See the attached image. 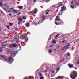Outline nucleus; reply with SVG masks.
Returning a JSON list of instances; mask_svg holds the SVG:
<instances>
[{
	"instance_id": "nucleus-1",
	"label": "nucleus",
	"mask_w": 79,
	"mask_h": 79,
	"mask_svg": "<svg viewBox=\"0 0 79 79\" xmlns=\"http://www.w3.org/2000/svg\"><path fill=\"white\" fill-rule=\"evenodd\" d=\"M77 76V73L76 71L73 72L70 75V77L72 79H75Z\"/></svg>"
},
{
	"instance_id": "nucleus-2",
	"label": "nucleus",
	"mask_w": 79,
	"mask_h": 79,
	"mask_svg": "<svg viewBox=\"0 0 79 79\" xmlns=\"http://www.w3.org/2000/svg\"><path fill=\"white\" fill-rule=\"evenodd\" d=\"M13 59L12 57H10L9 58V59L7 60V63L10 64H11L13 63Z\"/></svg>"
},
{
	"instance_id": "nucleus-3",
	"label": "nucleus",
	"mask_w": 79,
	"mask_h": 79,
	"mask_svg": "<svg viewBox=\"0 0 79 79\" xmlns=\"http://www.w3.org/2000/svg\"><path fill=\"white\" fill-rule=\"evenodd\" d=\"M26 37H27V35H26V34L25 33L23 34V35L21 36V38L22 39H25L26 41V42H27V41H28V39H26Z\"/></svg>"
},
{
	"instance_id": "nucleus-4",
	"label": "nucleus",
	"mask_w": 79,
	"mask_h": 79,
	"mask_svg": "<svg viewBox=\"0 0 79 79\" xmlns=\"http://www.w3.org/2000/svg\"><path fill=\"white\" fill-rule=\"evenodd\" d=\"M61 19H58V16H56L55 19V21H61Z\"/></svg>"
},
{
	"instance_id": "nucleus-5",
	"label": "nucleus",
	"mask_w": 79,
	"mask_h": 79,
	"mask_svg": "<svg viewBox=\"0 0 79 79\" xmlns=\"http://www.w3.org/2000/svg\"><path fill=\"white\" fill-rule=\"evenodd\" d=\"M71 45L70 44H68L67 45H66L65 46H63L62 47V48L63 49H66V47H69V46H70Z\"/></svg>"
},
{
	"instance_id": "nucleus-6",
	"label": "nucleus",
	"mask_w": 79,
	"mask_h": 79,
	"mask_svg": "<svg viewBox=\"0 0 79 79\" xmlns=\"http://www.w3.org/2000/svg\"><path fill=\"white\" fill-rule=\"evenodd\" d=\"M18 21H19V22H22V21H23V19L21 18H19L18 19Z\"/></svg>"
},
{
	"instance_id": "nucleus-7",
	"label": "nucleus",
	"mask_w": 79,
	"mask_h": 79,
	"mask_svg": "<svg viewBox=\"0 0 79 79\" xmlns=\"http://www.w3.org/2000/svg\"><path fill=\"white\" fill-rule=\"evenodd\" d=\"M57 5H59V6H58L57 8H60V6H62V4L61 3V2H59Z\"/></svg>"
},
{
	"instance_id": "nucleus-8",
	"label": "nucleus",
	"mask_w": 79,
	"mask_h": 79,
	"mask_svg": "<svg viewBox=\"0 0 79 79\" xmlns=\"http://www.w3.org/2000/svg\"><path fill=\"white\" fill-rule=\"evenodd\" d=\"M68 66L70 68H72L73 67V65L71 64H68Z\"/></svg>"
},
{
	"instance_id": "nucleus-9",
	"label": "nucleus",
	"mask_w": 79,
	"mask_h": 79,
	"mask_svg": "<svg viewBox=\"0 0 79 79\" xmlns=\"http://www.w3.org/2000/svg\"><path fill=\"white\" fill-rule=\"evenodd\" d=\"M64 10V9H61L60 11V12H59L58 13V15L59 16H60V13H62V11H63Z\"/></svg>"
},
{
	"instance_id": "nucleus-10",
	"label": "nucleus",
	"mask_w": 79,
	"mask_h": 79,
	"mask_svg": "<svg viewBox=\"0 0 79 79\" xmlns=\"http://www.w3.org/2000/svg\"><path fill=\"white\" fill-rule=\"evenodd\" d=\"M58 79H63L64 78V77L63 76H59L58 77Z\"/></svg>"
},
{
	"instance_id": "nucleus-11",
	"label": "nucleus",
	"mask_w": 79,
	"mask_h": 79,
	"mask_svg": "<svg viewBox=\"0 0 79 79\" xmlns=\"http://www.w3.org/2000/svg\"><path fill=\"white\" fill-rule=\"evenodd\" d=\"M12 11L13 13H17V10H15V9H13L12 10Z\"/></svg>"
},
{
	"instance_id": "nucleus-12",
	"label": "nucleus",
	"mask_w": 79,
	"mask_h": 79,
	"mask_svg": "<svg viewBox=\"0 0 79 79\" xmlns=\"http://www.w3.org/2000/svg\"><path fill=\"white\" fill-rule=\"evenodd\" d=\"M76 65H78L79 64V59H78L76 61Z\"/></svg>"
},
{
	"instance_id": "nucleus-13",
	"label": "nucleus",
	"mask_w": 79,
	"mask_h": 79,
	"mask_svg": "<svg viewBox=\"0 0 79 79\" xmlns=\"http://www.w3.org/2000/svg\"><path fill=\"white\" fill-rule=\"evenodd\" d=\"M28 79H34V77L31 76H29L28 77Z\"/></svg>"
},
{
	"instance_id": "nucleus-14",
	"label": "nucleus",
	"mask_w": 79,
	"mask_h": 79,
	"mask_svg": "<svg viewBox=\"0 0 79 79\" xmlns=\"http://www.w3.org/2000/svg\"><path fill=\"white\" fill-rule=\"evenodd\" d=\"M29 23H27V24H26L25 26L27 27H28L29 26Z\"/></svg>"
},
{
	"instance_id": "nucleus-15",
	"label": "nucleus",
	"mask_w": 79,
	"mask_h": 79,
	"mask_svg": "<svg viewBox=\"0 0 79 79\" xmlns=\"http://www.w3.org/2000/svg\"><path fill=\"white\" fill-rule=\"evenodd\" d=\"M52 43H54V44H56V41H55V40L52 41Z\"/></svg>"
},
{
	"instance_id": "nucleus-16",
	"label": "nucleus",
	"mask_w": 79,
	"mask_h": 79,
	"mask_svg": "<svg viewBox=\"0 0 79 79\" xmlns=\"http://www.w3.org/2000/svg\"><path fill=\"white\" fill-rule=\"evenodd\" d=\"M6 27H7V29H9V30H10V28H9V27H10V26L9 25H6Z\"/></svg>"
},
{
	"instance_id": "nucleus-17",
	"label": "nucleus",
	"mask_w": 79,
	"mask_h": 79,
	"mask_svg": "<svg viewBox=\"0 0 79 79\" xmlns=\"http://www.w3.org/2000/svg\"><path fill=\"white\" fill-rule=\"evenodd\" d=\"M75 4L76 5V6L79 5V2H75Z\"/></svg>"
},
{
	"instance_id": "nucleus-18",
	"label": "nucleus",
	"mask_w": 79,
	"mask_h": 79,
	"mask_svg": "<svg viewBox=\"0 0 79 79\" xmlns=\"http://www.w3.org/2000/svg\"><path fill=\"white\" fill-rule=\"evenodd\" d=\"M60 35L59 34H58L55 37V38H57V37H58Z\"/></svg>"
},
{
	"instance_id": "nucleus-19",
	"label": "nucleus",
	"mask_w": 79,
	"mask_h": 79,
	"mask_svg": "<svg viewBox=\"0 0 79 79\" xmlns=\"http://www.w3.org/2000/svg\"><path fill=\"white\" fill-rule=\"evenodd\" d=\"M19 10H22L23 9V7L21 6H19Z\"/></svg>"
},
{
	"instance_id": "nucleus-20",
	"label": "nucleus",
	"mask_w": 79,
	"mask_h": 79,
	"mask_svg": "<svg viewBox=\"0 0 79 79\" xmlns=\"http://www.w3.org/2000/svg\"><path fill=\"white\" fill-rule=\"evenodd\" d=\"M70 7H71V8H72V9H73V8H74L75 7V6H73V5H71Z\"/></svg>"
},
{
	"instance_id": "nucleus-21",
	"label": "nucleus",
	"mask_w": 79,
	"mask_h": 79,
	"mask_svg": "<svg viewBox=\"0 0 79 79\" xmlns=\"http://www.w3.org/2000/svg\"><path fill=\"white\" fill-rule=\"evenodd\" d=\"M3 10H4V11H6V12H7V11H8V10H6L5 8H3Z\"/></svg>"
},
{
	"instance_id": "nucleus-22",
	"label": "nucleus",
	"mask_w": 79,
	"mask_h": 79,
	"mask_svg": "<svg viewBox=\"0 0 79 79\" xmlns=\"http://www.w3.org/2000/svg\"><path fill=\"white\" fill-rule=\"evenodd\" d=\"M37 10H35L34 12V14H37Z\"/></svg>"
},
{
	"instance_id": "nucleus-23",
	"label": "nucleus",
	"mask_w": 79,
	"mask_h": 79,
	"mask_svg": "<svg viewBox=\"0 0 79 79\" xmlns=\"http://www.w3.org/2000/svg\"><path fill=\"white\" fill-rule=\"evenodd\" d=\"M9 42V41L8 40H6V41H4V44H6V43H7V42Z\"/></svg>"
},
{
	"instance_id": "nucleus-24",
	"label": "nucleus",
	"mask_w": 79,
	"mask_h": 79,
	"mask_svg": "<svg viewBox=\"0 0 79 79\" xmlns=\"http://www.w3.org/2000/svg\"><path fill=\"white\" fill-rule=\"evenodd\" d=\"M59 70H60V68H57V69H56L57 72H58Z\"/></svg>"
},
{
	"instance_id": "nucleus-25",
	"label": "nucleus",
	"mask_w": 79,
	"mask_h": 79,
	"mask_svg": "<svg viewBox=\"0 0 79 79\" xmlns=\"http://www.w3.org/2000/svg\"><path fill=\"white\" fill-rule=\"evenodd\" d=\"M67 56H70V54H69V53H67Z\"/></svg>"
},
{
	"instance_id": "nucleus-26",
	"label": "nucleus",
	"mask_w": 79,
	"mask_h": 79,
	"mask_svg": "<svg viewBox=\"0 0 79 79\" xmlns=\"http://www.w3.org/2000/svg\"><path fill=\"white\" fill-rule=\"evenodd\" d=\"M12 47H13L16 48V44H14L12 45Z\"/></svg>"
},
{
	"instance_id": "nucleus-27",
	"label": "nucleus",
	"mask_w": 79,
	"mask_h": 79,
	"mask_svg": "<svg viewBox=\"0 0 79 79\" xmlns=\"http://www.w3.org/2000/svg\"><path fill=\"white\" fill-rule=\"evenodd\" d=\"M23 18L24 19H26V17L25 16H24L23 17Z\"/></svg>"
},
{
	"instance_id": "nucleus-28",
	"label": "nucleus",
	"mask_w": 79,
	"mask_h": 79,
	"mask_svg": "<svg viewBox=\"0 0 79 79\" xmlns=\"http://www.w3.org/2000/svg\"><path fill=\"white\" fill-rule=\"evenodd\" d=\"M6 45L5 44H2V43L1 44V46H5Z\"/></svg>"
},
{
	"instance_id": "nucleus-29",
	"label": "nucleus",
	"mask_w": 79,
	"mask_h": 79,
	"mask_svg": "<svg viewBox=\"0 0 79 79\" xmlns=\"http://www.w3.org/2000/svg\"><path fill=\"white\" fill-rule=\"evenodd\" d=\"M52 52V50H50L49 51V53H51V52Z\"/></svg>"
},
{
	"instance_id": "nucleus-30",
	"label": "nucleus",
	"mask_w": 79,
	"mask_h": 79,
	"mask_svg": "<svg viewBox=\"0 0 79 79\" xmlns=\"http://www.w3.org/2000/svg\"><path fill=\"white\" fill-rule=\"evenodd\" d=\"M9 25H10V26H12L13 24V23H9Z\"/></svg>"
},
{
	"instance_id": "nucleus-31",
	"label": "nucleus",
	"mask_w": 79,
	"mask_h": 79,
	"mask_svg": "<svg viewBox=\"0 0 79 79\" xmlns=\"http://www.w3.org/2000/svg\"><path fill=\"white\" fill-rule=\"evenodd\" d=\"M7 11L8 12H9V13H11V10H7Z\"/></svg>"
},
{
	"instance_id": "nucleus-32",
	"label": "nucleus",
	"mask_w": 79,
	"mask_h": 79,
	"mask_svg": "<svg viewBox=\"0 0 79 79\" xmlns=\"http://www.w3.org/2000/svg\"><path fill=\"white\" fill-rule=\"evenodd\" d=\"M0 6H1L2 7H3V6H2V2L0 3Z\"/></svg>"
},
{
	"instance_id": "nucleus-33",
	"label": "nucleus",
	"mask_w": 79,
	"mask_h": 79,
	"mask_svg": "<svg viewBox=\"0 0 79 79\" xmlns=\"http://www.w3.org/2000/svg\"><path fill=\"white\" fill-rule=\"evenodd\" d=\"M51 11V10H46V11H47V12H48L49 11Z\"/></svg>"
},
{
	"instance_id": "nucleus-34",
	"label": "nucleus",
	"mask_w": 79,
	"mask_h": 79,
	"mask_svg": "<svg viewBox=\"0 0 79 79\" xmlns=\"http://www.w3.org/2000/svg\"><path fill=\"white\" fill-rule=\"evenodd\" d=\"M53 44H52L51 45H50L49 47H53Z\"/></svg>"
},
{
	"instance_id": "nucleus-35",
	"label": "nucleus",
	"mask_w": 79,
	"mask_h": 79,
	"mask_svg": "<svg viewBox=\"0 0 79 79\" xmlns=\"http://www.w3.org/2000/svg\"><path fill=\"white\" fill-rule=\"evenodd\" d=\"M18 24L19 25H20L21 24V22H19L18 23Z\"/></svg>"
},
{
	"instance_id": "nucleus-36",
	"label": "nucleus",
	"mask_w": 79,
	"mask_h": 79,
	"mask_svg": "<svg viewBox=\"0 0 79 79\" xmlns=\"http://www.w3.org/2000/svg\"><path fill=\"white\" fill-rule=\"evenodd\" d=\"M48 12H46V13H45V15H48Z\"/></svg>"
},
{
	"instance_id": "nucleus-37",
	"label": "nucleus",
	"mask_w": 79,
	"mask_h": 79,
	"mask_svg": "<svg viewBox=\"0 0 79 79\" xmlns=\"http://www.w3.org/2000/svg\"><path fill=\"white\" fill-rule=\"evenodd\" d=\"M14 35H17V33L15 32L14 33Z\"/></svg>"
},
{
	"instance_id": "nucleus-38",
	"label": "nucleus",
	"mask_w": 79,
	"mask_h": 79,
	"mask_svg": "<svg viewBox=\"0 0 79 79\" xmlns=\"http://www.w3.org/2000/svg\"><path fill=\"white\" fill-rule=\"evenodd\" d=\"M11 15H12V14H9V16H11Z\"/></svg>"
},
{
	"instance_id": "nucleus-39",
	"label": "nucleus",
	"mask_w": 79,
	"mask_h": 79,
	"mask_svg": "<svg viewBox=\"0 0 79 79\" xmlns=\"http://www.w3.org/2000/svg\"><path fill=\"white\" fill-rule=\"evenodd\" d=\"M39 76H40V77H41V76H42V74H41L40 73L39 74Z\"/></svg>"
},
{
	"instance_id": "nucleus-40",
	"label": "nucleus",
	"mask_w": 79,
	"mask_h": 79,
	"mask_svg": "<svg viewBox=\"0 0 79 79\" xmlns=\"http://www.w3.org/2000/svg\"><path fill=\"white\" fill-rule=\"evenodd\" d=\"M27 79V77H26L25 78H24V79Z\"/></svg>"
},
{
	"instance_id": "nucleus-41",
	"label": "nucleus",
	"mask_w": 79,
	"mask_h": 79,
	"mask_svg": "<svg viewBox=\"0 0 79 79\" xmlns=\"http://www.w3.org/2000/svg\"><path fill=\"white\" fill-rule=\"evenodd\" d=\"M45 18H43L42 21H45Z\"/></svg>"
},
{
	"instance_id": "nucleus-42",
	"label": "nucleus",
	"mask_w": 79,
	"mask_h": 79,
	"mask_svg": "<svg viewBox=\"0 0 79 79\" xmlns=\"http://www.w3.org/2000/svg\"><path fill=\"white\" fill-rule=\"evenodd\" d=\"M5 61H6H6H8V60H7V59H5Z\"/></svg>"
},
{
	"instance_id": "nucleus-43",
	"label": "nucleus",
	"mask_w": 79,
	"mask_h": 79,
	"mask_svg": "<svg viewBox=\"0 0 79 79\" xmlns=\"http://www.w3.org/2000/svg\"><path fill=\"white\" fill-rule=\"evenodd\" d=\"M52 36H53V34H51L50 35V38H51V37H52Z\"/></svg>"
},
{
	"instance_id": "nucleus-44",
	"label": "nucleus",
	"mask_w": 79,
	"mask_h": 79,
	"mask_svg": "<svg viewBox=\"0 0 79 79\" xmlns=\"http://www.w3.org/2000/svg\"><path fill=\"white\" fill-rule=\"evenodd\" d=\"M69 47L66 48V50H67V49H69Z\"/></svg>"
},
{
	"instance_id": "nucleus-45",
	"label": "nucleus",
	"mask_w": 79,
	"mask_h": 79,
	"mask_svg": "<svg viewBox=\"0 0 79 79\" xmlns=\"http://www.w3.org/2000/svg\"><path fill=\"white\" fill-rule=\"evenodd\" d=\"M35 10H36V11H38V9H37V8H35Z\"/></svg>"
},
{
	"instance_id": "nucleus-46",
	"label": "nucleus",
	"mask_w": 79,
	"mask_h": 79,
	"mask_svg": "<svg viewBox=\"0 0 79 79\" xmlns=\"http://www.w3.org/2000/svg\"><path fill=\"white\" fill-rule=\"evenodd\" d=\"M55 23L56 25H58V24L57 23H56V22H55Z\"/></svg>"
},
{
	"instance_id": "nucleus-47",
	"label": "nucleus",
	"mask_w": 79,
	"mask_h": 79,
	"mask_svg": "<svg viewBox=\"0 0 79 79\" xmlns=\"http://www.w3.org/2000/svg\"><path fill=\"white\" fill-rule=\"evenodd\" d=\"M79 39L78 40L76 41V42H79Z\"/></svg>"
},
{
	"instance_id": "nucleus-48",
	"label": "nucleus",
	"mask_w": 79,
	"mask_h": 79,
	"mask_svg": "<svg viewBox=\"0 0 79 79\" xmlns=\"http://www.w3.org/2000/svg\"><path fill=\"white\" fill-rule=\"evenodd\" d=\"M40 79H44L43 77H41Z\"/></svg>"
},
{
	"instance_id": "nucleus-49",
	"label": "nucleus",
	"mask_w": 79,
	"mask_h": 79,
	"mask_svg": "<svg viewBox=\"0 0 79 79\" xmlns=\"http://www.w3.org/2000/svg\"><path fill=\"white\" fill-rule=\"evenodd\" d=\"M36 2V0H34L33 2L34 3H35V2Z\"/></svg>"
},
{
	"instance_id": "nucleus-50",
	"label": "nucleus",
	"mask_w": 79,
	"mask_h": 79,
	"mask_svg": "<svg viewBox=\"0 0 79 79\" xmlns=\"http://www.w3.org/2000/svg\"><path fill=\"white\" fill-rule=\"evenodd\" d=\"M60 15L61 16H62V15H63V13L62 12V13H60Z\"/></svg>"
},
{
	"instance_id": "nucleus-51",
	"label": "nucleus",
	"mask_w": 79,
	"mask_h": 79,
	"mask_svg": "<svg viewBox=\"0 0 79 79\" xmlns=\"http://www.w3.org/2000/svg\"><path fill=\"white\" fill-rule=\"evenodd\" d=\"M40 21H39L38 22V24H40Z\"/></svg>"
},
{
	"instance_id": "nucleus-52",
	"label": "nucleus",
	"mask_w": 79,
	"mask_h": 79,
	"mask_svg": "<svg viewBox=\"0 0 79 79\" xmlns=\"http://www.w3.org/2000/svg\"><path fill=\"white\" fill-rule=\"evenodd\" d=\"M0 56H1V57H4V56H2V55H0Z\"/></svg>"
},
{
	"instance_id": "nucleus-53",
	"label": "nucleus",
	"mask_w": 79,
	"mask_h": 79,
	"mask_svg": "<svg viewBox=\"0 0 79 79\" xmlns=\"http://www.w3.org/2000/svg\"><path fill=\"white\" fill-rule=\"evenodd\" d=\"M74 2V1H72L71 2V3L73 4V2Z\"/></svg>"
},
{
	"instance_id": "nucleus-54",
	"label": "nucleus",
	"mask_w": 79,
	"mask_h": 79,
	"mask_svg": "<svg viewBox=\"0 0 79 79\" xmlns=\"http://www.w3.org/2000/svg\"><path fill=\"white\" fill-rule=\"evenodd\" d=\"M56 65V64H54L53 65V66H55Z\"/></svg>"
},
{
	"instance_id": "nucleus-55",
	"label": "nucleus",
	"mask_w": 79,
	"mask_h": 79,
	"mask_svg": "<svg viewBox=\"0 0 79 79\" xmlns=\"http://www.w3.org/2000/svg\"><path fill=\"white\" fill-rule=\"evenodd\" d=\"M52 73H55V72L54 71H52Z\"/></svg>"
},
{
	"instance_id": "nucleus-56",
	"label": "nucleus",
	"mask_w": 79,
	"mask_h": 79,
	"mask_svg": "<svg viewBox=\"0 0 79 79\" xmlns=\"http://www.w3.org/2000/svg\"><path fill=\"white\" fill-rule=\"evenodd\" d=\"M20 14V12H19V14L17 15H19Z\"/></svg>"
},
{
	"instance_id": "nucleus-57",
	"label": "nucleus",
	"mask_w": 79,
	"mask_h": 79,
	"mask_svg": "<svg viewBox=\"0 0 79 79\" xmlns=\"http://www.w3.org/2000/svg\"><path fill=\"white\" fill-rule=\"evenodd\" d=\"M58 77H57L55 78H54V79H58Z\"/></svg>"
},
{
	"instance_id": "nucleus-58",
	"label": "nucleus",
	"mask_w": 79,
	"mask_h": 79,
	"mask_svg": "<svg viewBox=\"0 0 79 79\" xmlns=\"http://www.w3.org/2000/svg\"><path fill=\"white\" fill-rule=\"evenodd\" d=\"M54 51H56V49H54Z\"/></svg>"
},
{
	"instance_id": "nucleus-59",
	"label": "nucleus",
	"mask_w": 79,
	"mask_h": 79,
	"mask_svg": "<svg viewBox=\"0 0 79 79\" xmlns=\"http://www.w3.org/2000/svg\"><path fill=\"white\" fill-rule=\"evenodd\" d=\"M4 6H7L6 5H4Z\"/></svg>"
},
{
	"instance_id": "nucleus-60",
	"label": "nucleus",
	"mask_w": 79,
	"mask_h": 79,
	"mask_svg": "<svg viewBox=\"0 0 79 79\" xmlns=\"http://www.w3.org/2000/svg\"><path fill=\"white\" fill-rule=\"evenodd\" d=\"M61 9H63V8H64L63 7H61Z\"/></svg>"
},
{
	"instance_id": "nucleus-61",
	"label": "nucleus",
	"mask_w": 79,
	"mask_h": 79,
	"mask_svg": "<svg viewBox=\"0 0 79 79\" xmlns=\"http://www.w3.org/2000/svg\"><path fill=\"white\" fill-rule=\"evenodd\" d=\"M47 70H46V71H45V73H47Z\"/></svg>"
},
{
	"instance_id": "nucleus-62",
	"label": "nucleus",
	"mask_w": 79,
	"mask_h": 79,
	"mask_svg": "<svg viewBox=\"0 0 79 79\" xmlns=\"http://www.w3.org/2000/svg\"><path fill=\"white\" fill-rule=\"evenodd\" d=\"M1 31H2V30H1V29H0V32H1Z\"/></svg>"
},
{
	"instance_id": "nucleus-63",
	"label": "nucleus",
	"mask_w": 79,
	"mask_h": 79,
	"mask_svg": "<svg viewBox=\"0 0 79 79\" xmlns=\"http://www.w3.org/2000/svg\"><path fill=\"white\" fill-rule=\"evenodd\" d=\"M17 46H20V45L19 44V45H17Z\"/></svg>"
},
{
	"instance_id": "nucleus-64",
	"label": "nucleus",
	"mask_w": 79,
	"mask_h": 79,
	"mask_svg": "<svg viewBox=\"0 0 79 79\" xmlns=\"http://www.w3.org/2000/svg\"><path fill=\"white\" fill-rule=\"evenodd\" d=\"M63 60H65V58H64Z\"/></svg>"
}]
</instances>
